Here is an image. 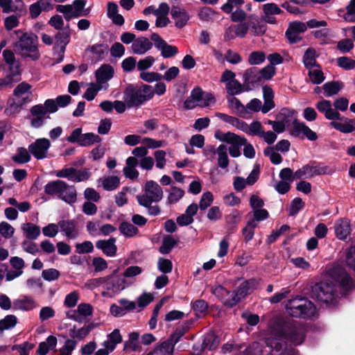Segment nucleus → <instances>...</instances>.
Instances as JSON below:
<instances>
[{"label":"nucleus","mask_w":355,"mask_h":355,"mask_svg":"<svg viewBox=\"0 0 355 355\" xmlns=\"http://www.w3.org/2000/svg\"><path fill=\"white\" fill-rule=\"evenodd\" d=\"M305 338L304 327L293 321L275 320L270 325V336L266 343L270 355H296L291 347L284 346L286 341L300 345Z\"/></svg>","instance_id":"obj_1"},{"label":"nucleus","mask_w":355,"mask_h":355,"mask_svg":"<svg viewBox=\"0 0 355 355\" xmlns=\"http://www.w3.org/2000/svg\"><path fill=\"white\" fill-rule=\"evenodd\" d=\"M338 286L345 291L350 290L355 287V282L343 267L335 266L329 270L326 280L312 288L311 296L322 303L332 304L338 296Z\"/></svg>","instance_id":"obj_2"},{"label":"nucleus","mask_w":355,"mask_h":355,"mask_svg":"<svg viewBox=\"0 0 355 355\" xmlns=\"http://www.w3.org/2000/svg\"><path fill=\"white\" fill-rule=\"evenodd\" d=\"M17 40L14 43L13 48L16 53L23 58H29L33 61L40 58L38 49V38L31 32L24 33L20 30L15 31Z\"/></svg>","instance_id":"obj_3"},{"label":"nucleus","mask_w":355,"mask_h":355,"mask_svg":"<svg viewBox=\"0 0 355 355\" xmlns=\"http://www.w3.org/2000/svg\"><path fill=\"white\" fill-rule=\"evenodd\" d=\"M154 96L153 88L150 85H144L136 87L128 85L123 92V99L128 108L137 107Z\"/></svg>","instance_id":"obj_4"},{"label":"nucleus","mask_w":355,"mask_h":355,"mask_svg":"<svg viewBox=\"0 0 355 355\" xmlns=\"http://www.w3.org/2000/svg\"><path fill=\"white\" fill-rule=\"evenodd\" d=\"M44 192L47 195L61 199L69 205H73L77 200V192L75 187L69 185L60 180L48 182L44 187Z\"/></svg>","instance_id":"obj_5"},{"label":"nucleus","mask_w":355,"mask_h":355,"mask_svg":"<svg viewBox=\"0 0 355 355\" xmlns=\"http://www.w3.org/2000/svg\"><path fill=\"white\" fill-rule=\"evenodd\" d=\"M286 309L289 315L296 318H310L316 313V308L311 301L298 297L290 300Z\"/></svg>","instance_id":"obj_6"},{"label":"nucleus","mask_w":355,"mask_h":355,"mask_svg":"<svg viewBox=\"0 0 355 355\" xmlns=\"http://www.w3.org/2000/svg\"><path fill=\"white\" fill-rule=\"evenodd\" d=\"M214 137L220 141L231 144L228 150L230 155L233 157H238L241 155L240 147L245 145L247 141L245 138L231 132H223L217 130L215 132Z\"/></svg>","instance_id":"obj_7"},{"label":"nucleus","mask_w":355,"mask_h":355,"mask_svg":"<svg viewBox=\"0 0 355 355\" xmlns=\"http://www.w3.org/2000/svg\"><path fill=\"white\" fill-rule=\"evenodd\" d=\"M163 198L161 187L155 181H147L145 184L144 193L137 196L139 204L143 207L149 206L152 202H157Z\"/></svg>","instance_id":"obj_8"},{"label":"nucleus","mask_w":355,"mask_h":355,"mask_svg":"<svg viewBox=\"0 0 355 355\" xmlns=\"http://www.w3.org/2000/svg\"><path fill=\"white\" fill-rule=\"evenodd\" d=\"M32 86L26 82H21L18 84L13 90V96L16 98L17 102L10 105V107L6 110L13 109L19 110L23 105L28 104L32 101Z\"/></svg>","instance_id":"obj_9"},{"label":"nucleus","mask_w":355,"mask_h":355,"mask_svg":"<svg viewBox=\"0 0 355 355\" xmlns=\"http://www.w3.org/2000/svg\"><path fill=\"white\" fill-rule=\"evenodd\" d=\"M214 98L210 93H206L196 87L194 88L190 96L184 101V105L186 109H193L196 106L207 107L214 103Z\"/></svg>","instance_id":"obj_10"},{"label":"nucleus","mask_w":355,"mask_h":355,"mask_svg":"<svg viewBox=\"0 0 355 355\" xmlns=\"http://www.w3.org/2000/svg\"><path fill=\"white\" fill-rule=\"evenodd\" d=\"M235 77V73L229 69H225L220 77V82L225 83L226 92L230 96L247 92L244 83H239Z\"/></svg>","instance_id":"obj_11"},{"label":"nucleus","mask_w":355,"mask_h":355,"mask_svg":"<svg viewBox=\"0 0 355 355\" xmlns=\"http://www.w3.org/2000/svg\"><path fill=\"white\" fill-rule=\"evenodd\" d=\"M71 29L68 24L62 31L55 35L53 53L58 55L59 62L62 61L66 46L71 41Z\"/></svg>","instance_id":"obj_12"},{"label":"nucleus","mask_w":355,"mask_h":355,"mask_svg":"<svg viewBox=\"0 0 355 355\" xmlns=\"http://www.w3.org/2000/svg\"><path fill=\"white\" fill-rule=\"evenodd\" d=\"M90 172L88 169L84 168L77 170L73 167H65L56 171L55 175L58 178H67L73 182H80L87 180L90 178Z\"/></svg>","instance_id":"obj_13"},{"label":"nucleus","mask_w":355,"mask_h":355,"mask_svg":"<svg viewBox=\"0 0 355 355\" xmlns=\"http://www.w3.org/2000/svg\"><path fill=\"white\" fill-rule=\"evenodd\" d=\"M290 134L295 137L302 139H307L311 141H315L318 139L316 132L310 129L304 122H300L297 119L293 120L292 122Z\"/></svg>","instance_id":"obj_14"},{"label":"nucleus","mask_w":355,"mask_h":355,"mask_svg":"<svg viewBox=\"0 0 355 355\" xmlns=\"http://www.w3.org/2000/svg\"><path fill=\"white\" fill-rule=\"evenodd\" d=\"M51 146V144L49 139L46 138H39L29 144L28 151L35 159L41 160L48 157L49 150Z\"/></svg>","instance_id":"obj_15"},{"label":"nucleus","mask_w":355,"mask_h":355,"mask_svg":"<svg viewBox=\"0 0 355 355\" xmlns=\"http://www.w3.org/2000/svg\"><path fill=\"white\" fill-rule=\"evenodd\" d=\"M211 291L226 306L232 307L239 302L235 292L230 291L221 285L213 286Z\"/></svg>","instance_id":"obj_16"},{"label":"nucleus","mask_w":355,"mask_h":355,"mask_svg":"<svg viewBox=\"0 0 355 355\" xmlns=\"http://www.w3.org/2000/svg\"><path fill=\"white\" fill-rule=\"evenodd\" d=\"M327 173V167H320L315 163L304 165L295 172L296 179H310L315 175Z\"/></svg>","instance_id":"obj_17"},{"label":"nucleus","mask_w":355,"mask_h":355,"mask_svg":"<svg viewBox=\"0 0 355 355\" xmlns=\"http://www.w3.org/2000/svg\"><path fill=\"white\" fill-rule=\"evenodd\" d=\"M31 125L34 128H40L45 123V120L50 116L45 112L42 104H37L30 109Z\"/></svg>","instance_id":"obj_18"},{"label":"nucleus","mask_w":355,"mask_h":355,"mask_svg":"<svg viewBox=\"0 0 355 355\" xmlns=\"http://www.w3.org/2000/svg\"><path fill=\"white\" fill-rule=\"evenodd\" d=\"M150 39L154 42L155 46L161 51V55L164 58H171L178 53V49L168 44L158 34L153 33Z\"/></svg>","instance_id":"obj_19"},{"label":"nucleus","mask_w":355,"mask_h":355,"mask_svg":"<svg viewBox=\"0 0 355 355\" xmlns=\"http://www.w3.org/2000/svg\"><path fill=\"white\" fill-rule=\"evenodd\" d=\"M114 74L113 67L105 64L101 65L95 72L96 83L106 89L108 87L107 82L113 78Z\"/></svg>","instance_id":"obj_20"},{"label":"nucleus","mask_w":355,"mask_h":355,"mask_svg":"<svg viewBox=\"0 0 355 355\" xmlns=\"http://www.w3.org/2000/svg\"><path fill=\"white\" fill-rule=\"evenodd\" d=\"M259 70L256 67H251L245 70L243 75V82L247 92L253 89L261 82Z\"/></svg>","instance_id":"obj_21"},{"label":"nucleus","mask_w":355,"mask_h":355,"mask_svg":"<svg viewBox=\"0 0 355 355\" xmlns=\"http://www.w3.org/2000/svg\"><path fill=\"white\" fill-rule=\"evenodd\" d=\"M38 306L36 300L30 295H21L12 302L14 311H31Z\"/></svg>","instance_id":"obj_22"},{"label":"nucleus","mask_w":355,"mask_h":355,"mask_svg":"<svg viewBox=\"0 0 355 355\" xmlns=\"http://www.w3.org/2000/svg\"><path fill=\"white\" fill-rule=\"evenodd\" d=\"M306 31V24L301 21H293L289 24L286 36L290 43H297L301 40L300 34Z\"/></svg>","instance_id":"obj_23"},{"label":"nucleus","mask_w":355,"mask_h":355,"mask_svg":"<svg viewBox=\"0 0 355 355\" xmlns=\"http://www.w3.org/2000/svg\"><path fill=\"white\" fill-rule=\"evenodd\" d=\"M106 279L104 284V289L116 293L123 290L129 284L127 280L114 277V274L105 277Z\"/></svg>","instance_id":"obj_24"},{"label":"nucleus","mask_w":355,"mask_h":355,"mask_svg":"<svg viewBox=\"0 0 355 355\" xmlns=\"http://www.w3.org/2000/svg\"><path fill=\"white\" fill-rule=\"evenodd\" d=\"M338 120L339 121L331 120L330 125L343 133H349L355 130V121L344 116L341 117L340 115Z\"/></svg>","instance_id":"obj_25"},{"label":"nucleus","mask_w":355,"mask_h":355,"mask_svg":"<svg viewBox=\"0 0 355 355\" xmlns=\"http://www.w3.org/2000/svg\"><path fill=\"white\" fill-rule=\"evenodd\" d=\"M171 15L175 21V26L179 28L184 27L189 19V16L187 11L184 8L177 6L172 7Z\"/></svg>","instance_id":"obj_26"},{"label":"nucleus","mask_w":355,"mask_h":355,"mask_svg":"<svg viewBox=\"0 0 355 355\" xmlns=\"http://www.w3.org/2000/svg\"><path fill=\"white\" fill-rule=\"evenodd\" d=\"M58 225L61 232L69 239H75L79 234L76 224L73 220H60Z\"/></svg>","instance_id":"obj_27"},{"label":"nucleus","mask_w":355,"mask_h":355,"mask_svg":"<svg viewBox=\"0 0 355 355\" xmlns=\"http://www.w3.org/2000/svg\"><path fill=\"white\" fill-rule=\"evenodd\" d=\"M316 108L323 113L327 119L336 120L340 119V113L332 108L330 101L323 100L316 104Z\"/></svg>","instance_id":"obj_28"},{"label":"nucleus","mask_w":355,"mask_h":355,"mask_svg":"<svg viewBox=\"0 0 355 355\" xmlns=\"http://www.w3.org/2000/svg\"><path fill=\"white\" fill-rule=\"evenodd\" d=\"M228 107L234 114L244 119H248V112L245 105H243L240 100L235 96H229L227 98Z\"/></svg>","instance_id":"obj_29"},{"label":"nucleus","mask_w":355,"mask_h":355,"mask_svg":"<svg viewBox=\"0 0 355 355\" xmlns=\"http://www.w3.org/2000/svg\"><path fill=\"white\" fill-rule=\"evenodd\" d=\"M150 41L144 37L136 39L132 44L131 48L135 54L143 55L152 48Z\"/></svg>","instance_id":"obj_30"},{"label":"nucleus","mask_w":355,"mask_h":355,"mask_svg":"<svg viewBox=\"0 0 355 355\" xmlns=\"http://www.w3.org/2000/svg\"><path fill=\"white\" fill-rule=\"evenodd\" d=\"M116 239L110 238L108 240H100L96 243L97 248L108 257H114L116 253L117 248L115 245Z\"/></svg>","instance_id":"obj_31"},{"label":"nucleus","mask_w":355,"mask_h":355,"mask_svg":"<svg viewBox=\"0 0 355 355\" xmlns=\"http://www.w3.org/2000/svg\"><path fill=\"white\" fill-rule=\"evenodd\" d=\"M246 22L249 26L248 31H250V33L253 35H262L266 32V26L261 23L257 16L253 15L248 16Z\"/></svg>","instance_id":"obj_32"},{"label":"nucleus","mask_w":355,"mask_h":355,"mask_svg":"<svg viewBox=\"0 0 355 355\" xmlns=\"http://www.w3.org/2000/svg\"><path fill=\"white\" fill-rule=\"evenodd\" d=\"M334 229L337 238L340 240L345 239L351 232L349 221L340 218L335 222Z\"/></svg>","instance_id":"obj_33"},{"label":"nucleus","mask_w":355,"mask_h":355,"mask_svg":"<svg viewBox=\"0 0 355 355\" xmlns=\"http://www.w3.org/2000/svg\"><path fill=\"white\" fill-rule=\"evenodd\" d=\"M11 159L17 164H24L29 162L31 159V155L28 151V148L18 147L12 155Z\"/></svg>","instance_id":"obj_34"},{"label":"nucleus","mask_w":355,"mask_h":355,"mask_svg":"<svg viewBox=\"0 0 355 355\" xmlns=\"http://www.w3.org/2000/svg\"><path fill=\"white\" fill-rule=\"evenodd\" d=\"M21 229L26 238L32 241L36 240L41 234L40 227L31 223H25L21 224Z\"/></svg>","instance_id":"obj_35"},{"label":"nucleus","mask_w":355,"mask_h":355,"mask_svg":"<svg viewBox=\"0 0 355 355\" xmlns=\"http://www.w3.org/2000/svg\"><path fill=\"white\" fill-rule=\"evenodd\" d=\"M168 193L166 202L168 205H173L178 202L184 196L185 191L173 184L171 185L170 188L166 190Z\"/></svg>","instance_id":"obj_36"},{"label":"nucleus","mask_w":355,"mask_h":355,"mask_svg":"<svg viewBox=\"0 0 355 355\" xmlns=\"http://www.w3.org/2000/svg\"><path fill=\"white\" fill-rule=\"evenodd\" d=\"M58 340L54 336H49L45 341L39 344L37 353L39 355H46L50 350L53 349L57 345Z\"/></svg>","instance_id":"obj_37"},{"label":"nucleus","mask_w":355,"mask_h":355,"mask_svg":"<svg viewBox=\"0 0 355 355\" xmlns=\"http://www.w3.org/2000/svg\"><path fill=\"white\" fill-rule=\"evenodd\" d=\"M264 104L263 105L262 112L266 114L275 107L273 101L274 93L272 89L268 87H263Z\"/></svg>","instance_id":"obj_38"},{"label":"nucleus","mask_w":355,"mask_h":355,"mask_svg":"<svg viewBox=\"0 0 355 355\" xmlns=\"http://www.w3.org/2000/svg\"><path fill=\"white\" fill-rule=\"evenodd\" d=\"M98 182L101 184L103 188L106 191H114L120 184V179L116 175H110L101 178Z\"/></svg>","instance_id":"obj_39"},{"label":"nucleus","mask_w":355,"mask_h":355,"mask_svg":"<svg viewBox=\"0 0 355 355\" xmlns=\"http://www.w3.org/2000/svg\"><path fill=\"white\" fill-rule=\"evenodd\" d=\"M254 282L253 280L242 281L237 289L234 291L237 296L238 301L244 298L254 288Z\"/></svg>","instance_id":"obj_40"},{"label":"nucleus","mask_w":355,"mask_h":355,"mask_svg":"<svg viewBox=\"0 0 355 355\" xmlns=\"http://www.w3.org/2000/svg\"><path fill=\"white\" fill-rule=\"evenodd\" d=\"M0 6L4 12L21 11L23 10L24 3L21 0H15V3L12 0H0Z\"/></svg>","instance_id":"obj_41"},{"label":"nucleus","mask_w":355,"mask_h":355,"mask_svg":"<svg viewBox=\"0 0 355 355\" xmlns=\"http://www.w3.org/2000/svg\"><path fill=\"white\" fill-rule=\"evenodd\" d=\"M21 70L19 62L8 65V72L6 77L9 79L13 85L21 80Z\"/></svg>","instance_id":"obj_42"},{"label":"nucleus","mask_w":355,"mask_h":355,"mask_svg":"<svg viewBox=\"0 0 355 355\" xmlns=\"http://www.w3.org/2000/svg\"><path fill=\"white\" fill-rule=\"evenodd\" d=\"M218 165L221 168H226L229 166V158L227 148L225 145L221 144L217 148L216 152Z\"/></svg>","instance_id":"obj_43"},{"label":"nucleus","mask_w":355,"mask_h":355,"mask_svg":"<svg viewBox=\"0 0 355 355\" xmlns=\"http://www.w3.org/2000/svg\"><path fill=\"white\" fill-rule=\"evenodd\" d=\"M220 340L218 336L213 332L205 336L202 347L204 349L213 350L219 345Z\"/></svg>","instance_id":"obj_44"},{"label":"nucleus","mask_w":355,"mask_h":355,"mask_svg":"<svg viewBox=\"0 0 355 355\" xmlns=\"http://www.w3.org/2000/svg\"><path fill=\"white\" fill-rule=\"evenodd\" d=\"M307 69L309 78L313 84H320L324 80L323 72L319 65L311 67Z\"/></svg>","instance_id":"obj_45"},{"label":"nucleus","mask_w":355,"mask_h":355,"mask_svg":"<svg viewBox=\"0 0 355 355\" xmlns=\"http://www.w3.org/2000/svg\"><path fill=\"white\" fill-rule=\"evenodd\" d=\"M56 11L62 13L64 19L69 21L73 18H78L80 16H73L75 12V7L72 4L67 5H57L55 7Z\"/></svg>","instance_id":"obj_46"},{"label":"nucleus","mask_w":355,"mask_h":355,"mask_svg":"<svg viewBox=\"0 0 355 355\" xmlns=\"http://www.w3.org/2000/svg\"><path fill=\"white\" fill-rule=\"evenodd\" d=\"M17 323V318L14 315H8L0 320V334L2 335L6 330L14 328Z\"/></svg>","instance_id":"obj_47"},{"label":"nucleus","mask_w":355,"mask_h":355,"mask_svg":"<svg viewBox=\"0 0 355 355\" xmlns=\"http://www.w3.org/2000/svg\"><path fill=\"white\" fill-rule=\"evenodd\" d=\"M101 140V138L98 135L92 132H88L83 134L79 145L82 146H89L94 144L100 143Z\"/></svg>","instance_id":"obj_48"},{"label":"nucleus","mask_w":355,"mask_h":355,"mask_svg":"<svg viewBox=\"0 0 355 355\" xmlns=\"http://www.w3.org/2000/svg\"><path fill=\"white\" fill-rule=\"evenodd\" d=\"M188 329V326L187 323L183 324L182 327H178L175 331L171 335L168 340L166 341L168 342L172 347L174 348L175 345L180 341L181 338L184 335L187 330Z\"/></svg>","instance_id":"obj_49"},{"label":"nucleus","mask_w":355,"mask_h":355,"mask_svg":"<svg viewBox=\"0 0 355 355\" xmlns=\"http://www.w3.org/2000/svg\"><path fill=\"white\" fill-rule=\"evenodd\" d=\"M316 52L313 49H309L304 53L303 62L306 69L318 65L315 61Z\"/></svg>","instance_id":"obj_50"},{"label":"nucleus","mask_w":355,"mask_h":355,"mask_svg":"<svg viewBox=\"0 0 355 355\" xmlns=\"http://www.w3.org/2000/svg\"><path fill=\"white\" fill-rule=\"evenodd\" d=\"M245 109L248 112V119L251 116L252 112H262V102L258 98H253L245 105Z\"/></svg>","instance_id":"obj_51"},{"label":"nucleus","mask_w":355,"mask_h":355,"mask_svg":"<svg viewBox=\"0 0 355 355\" xmlns=\"http://www.w3.org/2000/svg\"><path fill=\"white\" fill-rule=\"evenodd\" d=\"M342 84L338 82L327 83L323 85V89L327 96H331L338 93Z\"/></svg>","instance_id":"obj_52"},{"label":"nucleus","mask_w":355,"mask_h":355,"mask_svg":"<svg viewBox=\"0 0 355 355\" xmlns=\"http://www.w3.org/2000/svg\"><path fill=\"white\" fill-rule=\"evenodd\" d=\"M75 7V12L73 16H86L89 13V9H85L87 3L86 0H75L72 3Z\"/></svg>","instance_id":"obj_53"},{"label":"nucleus","mask_w":355,"mask_h":355,"mask_svg":"<svg viewBox=\"0 0 355 355\" xmlns=\"http://www.w3.org/2000/svg\"><path fill=\"white\" fill-rule=\"evenodd\" d=\"M101 89H104L103 88L102 86L99 85L96 83H91L89 87L87 89L86 92H85L83 97L89 101H92L93 99H94L98 92Z\"/></svg>","instance_id":"obj_54"},{"label":"nucleus","mask_w":355,"mask_h":355,"mask_svg":"<svg viewBox=\"0 0 355 355\" xmlns=\"http://www.w3.org/2000/svg\"><path fill=\"white\" fill-rule=\"evenodd\" d=\"M175 244L176 241L171 236H166L163 239L159 252L164 254H168Z\"/></svg>","instance_id":"obj_55"},{"label":"nucleus","mask_w":355,"mask_h":355,"mask_svg":"<svg viewBox=\"0 0 355 355\" xmlns=\"http://www.w3.org/2000/svg\"><path fill=\"white\" fill-rule=\"evenodd\" d=\"M90 331L91 327L89 326H85L80 329H76L74 327L70 330L69 335L73 338L83 340L89 334Z\"/></svg>","instance_id":"obj_56"},{"label":"nucleus","mask_w":355,"mask_h":355,"mask_svg":"<svg viewBox=\"0 0 355 355\" xmlns=\"http://www.w3.org/2000/svg\"><path fill=\"white\" fill-rule=\"evenodd\" d=\"M121 232L126 236L132 237L137 234L139 230L134 225L123 222L119 227Z\"/></svg>","instance_id":"obj_57"},{"label":"nucleus","mask_w":355,"mask_h":355,"mask_svg":"<svg viewBox=\"0 0 355 355\" xmlns=\"http://www.w3.org/2000/svg\"><path fill=\"white\" fill-rule=\"evenodd\" d=\"M255 221H248L247 225L243 230V236L245 243H248L253 239L254 229L257 227Z\"/></svg>","instance_id":"obj_58"},{"label":"nucleus","mask_w":355,"mask_h":355,"mask_svg":"<svg viewBox=\"0 0 355 355\" xmlns=\"http://www.w3.org/2000/svg\"><path fill=\"white\" fill-rule=\"evenodd\" d=\"M266 60V55L263 51H254L249 55L248 62L251 65H258Z\"/></svg>","instance_id":"obj_59"},{"label":"nucleus","mask_w":355,"mask_h":355,"mask_svg":"<svg viewBox=\"0 0 355 355\" xmlns=\"http://www.w3.org/2000/svg\"><path fill=\"white\" fill-rule=\"evenodd\" d=\"M79 298L78 292L76 291H72L66 295L64 305L67 308H73L76 306Z\"/></svg>","instance_id":"obj_60"},{"label":"nucleus","mask_w":355,"mask_h":355,"mask_svg":"<svg viewBox=\"0 0 355 355\" xmlns=\"http://www.w3.org/2000/svg\"><path fill=\"white\" fill-rule=\"evenodd\" d=\"M158 355H173L174 348L166 340L162 342L159 345H157L155 349Z\"/></svg>","instance_id":"obj_61"},{"label":"nucleus","mask_w":355,"mask_h":355,"mask_svg":"<svg viewBox=\"0 0 355 355\" xmlns=\"http://www.w3.org/2000/svg\"><path fill=\"white\" fill-rule=\"evenodd\" d=\"M214 201V196L210 191L204 192L199 202V207L201 210H205Z\"/></svg>","instance_id":"obj_62"},{"label":"nucleus","mask_w":355,"mask_h":355,"mask_svg":"<svg viewBox=\"0 0 355 355\" xmlns=\"http://www.w3.org/2000/svg\"><path fill=\"white\" fill-rule=\"evenodd\" d=\"M338 65L345 69L352 70L355 68V60L351 58L343 56L337 59Z\"/></svg>","instance_id":"obj_63"},{"label":"nucleus","mask_w":355,"mask_h":355,"mask_svg":"<svg viewBox=\"0 0 355 355\" xmlns=\"http://www.w3.org/2000/svg\"><path fill=\"white\" fill-rule=\"evenodd\" d=\"M347 12L344 15L345 21L355 22V0H351L346 6Z\"/></svg>","instance_id":"obj_64"}]
</instances>
